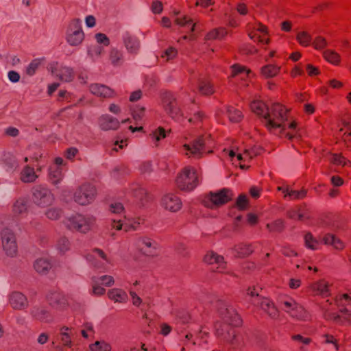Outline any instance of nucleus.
Instances as JSON below:
<instances>
[{"mask_svg":"<svg viewBox=\"0 0 351 351\" xmlns=\"http://www.w3.org/2000/svg\"><path fill=\"white\" fill-rule=\"evenodd\" d=\"M227 114L231 122H239L243 118V114L241 111L232 106L228 107L227 108Z\"/></svg>","mask_w":351,"mask_h":351,"instance_id":"obj_36","label":"nucleus"},{"mask_svg":"<svg viewBox=\"0 0 351 351\" xmlns=\"http://www.w3.org/2000/svg\"><path fill=\"white\" fill-rule=\"evenodd\" d=\"M101 344V342L96 341L94 344H92L90 346V349L93 351H107V350L108 349V346L106 344H104V348H103Z\"/></svg>","mask_w":351,"mask_h":351,"instance_id":"obj_64","label":"nucleus"},{"mask_svg":"<svg viewBox=\"0 0 351 351\" xmlns=\"http://www.w3.org/2000/svg\"><path fill=\"white\" fill-rule=\"evenodd\" d=\"M306 70L308 73V75L311 77L316 76L319 73L318 68L311 64L306 65Z\"/></svg>","mask_w":351,"mask_h":351,"instance_id":"obj_62","label":"nucleus"},{"mask_svg":"<svg viewBox=\"0 0 351 351\" xmlns=\"http://www.w3.org/2000/svg\"><path fill=\"white\" fill-rule=\"evenodd\" d=\"M56 75L61 81L71 82L73 79V71L69 67H62Z\"/></svg>","mask_w":351,"mask_h":351,"instance_id":"obj_34","label":"nucleus"},{"mask_svg":"<svg viewBox=\"0 0 351 351\" xmlns=\"http://www.w3.org/2000/svg\"><path fill=\"white\" fill-rule=\"evenodd\" d=\"M57 245L61 252H65L69 248V241L66 238L62 237L60 239Z\"/></svg>","mask_w":351,"mask_h":351,"instance_id":"obj_55","label":"nucleus"},{"mask_svg":"<svg viewBox=\"0 0 351 351\" xmlns=\"http://www.w3.org/2000/svg\"><path fill=\"white\" fill-rule=\"evenodd\" d=\"M34 266L36 271L40 274H46L51 267V263L44 258L36 260Z\"/></svg>","mask_w":351,"mask_h":351,"instance_id":"obj_33","label":"nucleus"},{"mask_svg":"<svg viewBox=\"0 0 351 351\" xmlns=\"http://www.w3.org/2000/svg\"><path fill=\"white\" fill-rule=\"evenodd\" d=\"M197 88L199 92L204 95H211L215 90L212 81L208 78H201L198 81Z\"/></svg>","mask_w":351,"mask_h":351,"instance_id":"obj_22","label":"nucleus"},{"mask_svg":"<svg viewBox=\"0 0 351 351\" xmlns=\"http://www.w3.org/2000/svg\"><path fill=\"white\" fill-rule=\"evenodd\" d=\"M266 228L269 232H281L285 229L284 221L282 219H276L267 223Z\"/></svg>","mask_w":351,"mask_h":351,"instance_id":"obj_38","label":"nucleus"},{"mask_svg":"<svg viewBox=\"0 0 351 351\" xmlns=\"http://www.w3.org/2000/svg\"><path fill=\"white\" fill-rule=\"evenodd\" d=\"M250 108L253 112L259 117H262L265 121V117L269 108L262 101H254L250 104Z\"/></svg>","mask_w":351,"mask_h":351,"instance_id":"obj_23","label":"nucleus"},{"mask_svg":"<svg viewBox=\"0 0 351 351\" xmlns=\"http://www.w3.org/2000/svg\"><path fill=\"white\" fill-rule=\"evenodd\" d=\"M281 252L284 256H288V257L298 256V253L293 249H292L290 247H287V246L283 247L281 250Z\"/></svg>","mask_w":351,"mask_h":351,"instance_id":"obj_58","label":"nucleus"},{"mask_svg":"<svg viewBox=\"0 0 351 351\" xmlns=\"http://www.w3.org/2000/svg\"><path fill=\"white\" fill-rule=\"evenodd\" d=\"M10 304L14 309L21 310L27 306L26 297L20 292H14L10 296Z\"/></svg>","mask_w":351,"mask_h":351,"instance_id":"obj_21","label":"nucleus"},{"mask_svg":"<svg viewBox=\"0 0 351 351\" xmlns=\"http://www.w3.org/2000/svg\"><path fill=\"white\" fill-rule=\"evenodd\" d=\"M232 199V193L230 190L223 189L218 192H210L203 200L205 206L213 208L227 204Z\"/></svg>","mask_w":351,"mask_h":351,"instance_id":"obj_7","label":"nucleus"},{"mask_svg":"<svg viewBox=\"0 0 351 351\" xmlns=\"http://www.w3.org/2000/svg\"><path fill=\"white\" fill-rule=\"evenodd\" d=\"M20 178L23 182L29 183L34 182L38 178V176L33 167L26 165L21 172Z\"/></svg>","mask_w":351,"mask_h":351,"instance_id":"obj_25","label":"nucleus"},{"mask_svg":"<svg viewBox=\"0 0 351 351\" xmlns=\"http://www.w3.org/2000/svg\"><path fill=\"white\" fill-rule=\"evenodd\" d=\"M287 216L293 220L305 221L312 218V213L305 204H301L289 209Z\"/></svg>","mask_w":351,"mask_h":351,"instance_id":"obj_13","label":"nucleus"},{"mask_svg":"<svg viewBox=\"0 0 351 351\" xmlns=\"http://www.w3.org/2000/svg\"><path fill=\"white\" fill-rule=\"evenodd\" d=\"M323 56L327 62L335 65H338L341 62L340 55L337 52L331 49L324 51Z\"/></svg>","mask_w":351,"mask_h":351,"instance_id":"obj_30","label":"nucleus"},{"mask_svg":"<svg viewBox=\"0 0 351 351\" xmlns=\"http://www.w3.org/2000/svg\"><path fill=\"white\" fill-rule=\"evenodd\" d=\"M311 45L316 50H322L328 46V42L324 37L317 36L313 40Z\"/></svg>","mask_w":351,"mask_h":351,"instance_id":"obj_42","label":"nucleus"},{"mask_svg":"<svg viewBox=\"0 0 351 351\" xmlns=\"http://www.w3.org/2000/svg\"><path fill=\"white\" fill-rule=\"evenodd\" d=\"M234 250L238 257L245 258L253 253L254 248L251 244L241 243L235 245Z\"/></svg>","mask_w":351,"mask_h":351,"instance_id":"obj_28","label":"nucleus"},{"mask_svg":"<svg viewBox=\"0 0 351 351\" xmlns=\"http://www.w3.org/2000/svg\"><path fill=\"white\" fill-rule=\"evenodd\" d=\"M289 114V110L285 106L280 103L273 104L266 114L265 125L269 131L277 128L285 130Z\"/></svg>","mask_w":351,"mask_h":351,"instance_id":"obj_2","label":"nucleus"},{"mask_svg":"<svg viewBox=\"0 0 351 351\" xmlns=\"http://www.w3.org/2000/svg\"><path fill=\"white\" fill-rule=\"evenodd\" d=\"M63 176L61 169L56 167V169L51 170L49 173V178L53 184H58L62 180Z\"/></svg>","mask_w":351,"mask_h":351,"instance_id":"obj_47","label":"nucleus"},{"mask_svg":"<svg viewBox=\"0 0 351 351\" xmlns=\"http://www.w3.org/2000/svg\"><path fill=\"white\" fill-rule=\"evenodd\" d=\"M246 73V76L247 74L250 72V70H247L245 66H241L240 64H236L231 66V77H234L237 75H239V74H241L243 73Z\"/></svg>","mask_w":351,"mask_h":351,"instance_id":"obj_48","label":"nucleus"},{"mask_svg":"<svg viewBox=\"0 0 351 351\" xmlns=\"http://www.w3.org/2000/svg\"><path fill=\"white\" fill-rule=\"evenodd\" d=\"M176 184L181 191H191L193 190L198 184L196 169L191 166L184 167L177 176Z\"/></svg>","mask_w":351,"mask_h":351,"instance_id":"obj_4","label":"nucleus"},{"mask_svg":"<svg viewBox=\"0 0 351 351\" xmlns=\"http://www.w3.org/2000/svg\"><path fill=\"white\" fill-rule=\"evenodd\" d=\"M27 210V202L23 199L16 201L13 205L12 211L15 215L22 214Z\"/></svg>","mask_w":351,"mask_h":351,"instance_id":"obj_40","label":"nucleus"},{"mask_svg":"<svg viewBox=\"0 0 351 351\" xmlns=\"http://www.w3.org/2000/svg\"><path fill=\"white\" fill-rule=\"evenodd\" d=\"M322 241L325 245H330L338 250H342L345 247L343 242L334 234H326L324 236Z\"/></svg>","mask_w":351,"mask_h":351,"instance_id":"obj_26","label":"nucleus"},{"mask_svg":"<svg viewBox=\"0 0 351 351\" xmlns=\"http://www.w3.org/2000/svg\"><path fill=\"white\" fill-rule=\"evenodd\" d=\"M162 104L165 112L171 118L176 119L181 115V111L178 106L176 99L172 93H164L162 96Z\"/></svg>","mask_w":351,"mask_h":351,"instance_id":"obj_11","label":"nucleus"},{"mask_svg":"<svg viewBox=\"0 0 351 351\" xmlns=\"http://www.w3.org/2000/svg\"><path fill=\"white\" fill-rule=\"evenodd\" d=\"M248 35L252 40L258 43L268 44L269 42L268 37L265 36H261L256 31H252Z\"/></svg>","mask_w":351,"mask_h":351,"instance_id":"obj_49","label":"nucleus"},{"mask_svg":"<svg viewBox=\"0 0 351 351\" xmlns=\"http://www.w3.org/2000/svg\"><path fill=\"white\" fill-rule=\"evenodd\" d=\"M89 90L93 95L104 99L112 98L117 95L114 89L99 83L91 84Z\"/></svg>","mask_w":351,"mask_h":351,"instance_id":"obj_14","label":"nucleus"},{"mask_svg":"<svg viewBox=\"0 0 351 351\" xmlns=\"http://www.w3.org/2000/svg\"><path fill=\"white\" fill-rule=\"evenodd\" d=\"M178 56V50L173 47H169L165 50L163 53L161 55V58L165 60V62H169V60L175 59Z\"/></svg>","mask_w":351,"mask_h":351,"instance_id":"obj_44","label":"nucleus"},{"mask_svg":"<svg viewBox=\"0 0 351 351\" xmlns=\"http://www.w3.org/2000/svg\"><path fill=\"white\" fill-rule=\"evenodd\" d=\"M4 163L7 169L10 170H15L19 167V164L15 158L11 156L5 158Z\"/></svg>","mask_w":351,"mask_h":351,"instance_id":"obj_53","label":"nucleus"},{"mask_svg":"<svg viewBox=\"0 0 351 351\" xmlns=\"http://www.w3.org/2000/svg\"><path fill=\"white\" fill-rule=\"evenodd\" d=\"M236 205L237 207L241 210L247 209L248 206V199L247 196L244 194L239 195L237 199Z\"/></svg>","mask_w":351,"mask_h":351,"instance_id":"obj_50","label":"nucleus"},{"mask_svg":"<svg viewBox=\"0 0 351 351\" xmlns=\"http://www.w3.org/2000/svg\"><path fill=\"white\" fill-rule=\"evenodd\" d=\"M226 311L224 322L215 324L216 336L221 342L235 346L239 343V334L234 326L241 324V319L234 311H230L228 308Z\"/></svg>","mask_w":351,"mask_h":351,"instance_id":"obj_1","label":"nucleus"},{"mask_svg":"<svg viewBox=\"0 0 351 351\" xmlns=\"http://www.w3.org/2000/svg\"><path fill=\"white\" fill-rule=\"evenodd\" d=\"M110 210L114 213H121L124 210V207L121 203L117 202L111 204L110 206Z\"/></svg>","mask_w":351,"mask_h":351,"instance_id":"obj_57","label":"nucleus"},{"mask_svg":"<svg viewBox=\"0 0 351 351\" xmlns=\"http://www.w3.org/2000/svg\"><path fill=\"white\" fill-rule=\"evenodd\" d=\"M1 235L3 249L5 254L12 257L16 256L18 252V246L14 233L8 228H4Z\"/></svg>","mask_w":351,"mask_h":351,"instance_id":"obj_8","label":"nucleus"},{"mask_svg":"<svg viewBox=\"0 0 351 351\" xmlns=\"http://www.w3.org/2000/svg\"><path fill=\"white\" fill-rule=\"evenodd\" d=\"M99 127L103 130H117L120 123L117 119L108 114L102 115L99 119Z\"/></svg>","mask_w":351,"mask_h":351,"instance_id":"obj_20","label":"nucleus"},{"mask_svg":"<svg viewBox=\"0 0 351 351\" xmlns=\"http://www.w3.org/2000/svg\"><path fill=\"white\" fill-rule=\"evenodd\" d=\"M260 308L272 319L280 318V313L274 303L268 298L263 297L258 303Z\"/></svg>","mask_w":351,"mask_h":351,"instance_id":"obj_15","label":"nucleus"},{"mask_svg":"<svg viewBox=\"0 0 351 351\" xmlns=\"http://www.w3.org/2000/svg\"><path fill=\"white\" fill-rule=\"evenodd\" d=\"M84 34L79 19H73L69 25L67 40L71 45H77L84 40Z\"/></svg>","mask_w":351,"mask_h":351,"instance_id":"obj_12","label":"nucleus"},{"mask_svg":"<svg viewBox=\"0 0 351 351\" xmlns=\"http://www.w3.org/2000/svg\"><path fill=\"white\" fill-rule=\"evenodd\" d=\"M330 162L335 165L341 166L342 167L347 165L350 166L351 165L350 161L345 158L341 154H331Z\"/></svg>","mask_w":351,"mask_h":351,"instance_id":"obj_32","label":"nucleus"},{"mask_svg":"<svg viewBox=\"0 0 351 351\" xmlns=\"http://www.w3.org/2000/svg\"><path fill=\"white\" fill-rule=\"evenodd\" d=\"M95 37H96L97 41L99 43H102V44H104L105 46H108V45H109V44H110V40H109V38L106 36V34H102V33H98V34H96Z\"/></svg>","mask_w":351,"mask_h":351,"instance_id":"obj_59","label":"nucleus"},{"mask_svg":"<svg viewBox=\"0 0 351 351\" xmlns=\"http://www.w3.org/2000/svg\"><path fill=\"white\" fill-rule=\"evenodd\" d=\"M162 205L171 212H177L182 208V202L177 195L173 193L165 195L162 199Z\"/></svg>","mask_w":351,"mask_h":351,"instance_id":"obj_17","label":"nucleus"},{"mask_svg":"<svg viewBox=\"0 0 351 351\" xmlns=\"http://www.w3.org/2000/svg\"><path fill=\"white\" fill-rule=\"evenodd\" d=\"M122 58L123 56L120 51L116 49H113L110 51L109 58L113 65H119L122 62Z\"/></svg>","mask_w":351,"mask_h":351,"instance_id":"obj_43","label":"nucleus"},{"mask_svg":"<svg viewBox=\"0 0 351 351\" xmlns=\"http://www.w3.org/2000/svg\"><path fill=\"white\" fill-rule=\"evenodd\" d=\"M45 215L49 219L56 220L61 216L62 210L59 208H51L47 210Z\"/></svg>","mask_w":351,"mask_h":351,"instance_id":"obj_51","label":"nucleus"},{"mask_svg":"<svg viewBox=\"0 0 351 351\" xmlns=\"http://www.w3.org/2000/svg\"><path fill=\"white\" fill-rule=\"evenodd\" d=\"M108 296L114 302H125L128 300L126 292L120 289H112L109 290Z\"/></svg>","mask_w":351,"mask_h":351,"instance_id":"obj_27","label":"nucleus"},{"mask_svg":"<svg viewBox=\"0 0 351 351\" xmlns=\"http://www.w3.org/2000/svg\"><path fill=\"white\" fill-rule=\"evenodd\" d=\"M204 261L209 265H216L218 272H223L226 268V262L224 261V258L214 252H208L204 256Z\"/></svg>","mask_w":351,"mask_h":351,"instance_id":"obj_18","label":"nucleus"},{"mask_svg":"<svg viewBox=\"0 0 351 351\" xmlns=\"http://www.w3.org/2000/svg\"><path fill=\"white\" fill-rule=\"evenodd\" d=\"M127 49L132 53H136L139 49V43L138 40L131 36H128L124 40Z\"/></svg>","mask_w":351,"mask_h":351,"instance_id":"obj_37","label":"nucleus"},{"mask_svg":"<svg viewBox=\"0 0 351 351\" xmlns=\"http://www.w3.org/2000/svg\"><path fill=\"white\" fill-rule=\"evenodd\" d=\"M145 108L137 106L132 112V116L135 120H141L145 114Z\"/></svg>","mask_w":351,"mask_h":351,"instance_id":"obj_54","label":"nucleus"},{"mask_svg":"<svg viewBox=\"0 0 351 351\" xmlns=\"http://www.w3.org/2000/svg\"><path fill=\"white\" fill-rule=\"evenodd\" d=\"M281 304L283 306L284 310L288 313H291L293 311L297 310L298 308L297 302L291 298L281 301Z\"/></svg>","mask_w":351,"mask_h":351,"instance_id":"obj_45","label":"nucleus"},{"mask_svg":"<svg viewBox=\"0 0 351 351\" xmlns=\"http://www.w3.org/2000/svg\"><path fill=\"white\" fill-rule=\"evenodd\" d=\"M304 241L306 247L313 250H317L319 245V242L313 237L311 232H307L304 235Z\"/></svg>","mask_w":351,"mask_h":351,"instance_id":"obj_39","label":"nucleus"},{"mask_svg":"<svg viewBox=\"0 0 351 351\" xmlns=\"http://www.w3.org/2000/svg\"><path fill=\"white\" fill-rule=\"evenodd\" d=\"M152 11L154 14H160L163 10V5L161 1L158 0H154L152 3Z\"/></svg>","mask_w":351,"mask_h":351,"instance_id":"obj_56","label":"nucleus"},{"mask_svg":"<svg viewBox=\"0 0 351 351\" xmlns=\"http://www.w3.org/2000/svg\"><path fill=\"white\" fill-rule=\"evenodd\" d=\"M228 34L225 27H218L210 30L205 36L206 40H215L221 39L224 38Z\"/></svg>","mask_w":351,"mask_h":351,"instance_id":"obj_29","label":"nucleus"},{"mask_svg":"<svg viewBox=\"0 0 351 351\" xmlns=\"http://www.w3.org/2000/svg\"><path fill=\"white\" fill-rule=\"evenodd\" d=\"M32 314L36 319L41 322H48L50 317L49 312L40 307L34 308Z\"/></svg>","mask_w":351,"mask_h":351,"instance_id":"obj_35","label":"nucleus"},{"mask_svg":"<svg viewBox=\"0 0 351 351\" xmlns=\"http://www.w3.org/2000/svg\"><path fill=\"white\" fill-rule=\"evenodd\" d=\"M40 63L41 62L39 59L32 60L26 69V73L28 75H33L36 73V71L40 66Z\"/></svg>","mask_w":351,"mask_h":351,"instance_id":"obj_52","label":"nucleus"},{"mask_svg":"<svg viewBox=\"0 0 351 351\" xmlns=\"http://www.w3.org/2000/svg\"><path fill=\"white\" fill-rule=\"evenodd\" d=\"M308 292L313 295L327 297L330 295L329 284L325 280H319L309 285Z\"/></svg>","mask_w":351,"mask_h":351,"instance_id":"obj_16","label":"nucleus"},{"mask_svg":"<svg viewBox=\"0 0 351 351\" xmlns=\"http://www.w3.org/2000/svg\"><path fill=\"white\" fill-rule=\"evenodd\" d=\"M47 298L49 304L57 308H64L68 304L65 296L59 291L51 292Z\"/></svg>","mask_w":351,"mask_h":351,"instance_id":"obj_19","label":"nucleus"},{"mask_svg":"<svg viewBox=\"0 0 351 351\" xmlns=\"http://www.w3.org/2000/svg\"><path fill=\"white\" fill-rule=\"evenodd\" d=\"M306 190L302 189L300 191L290 190L287 191V193L284 195V197L289 196L291 199H303L306 196Z\"/></svg>","mask_w":351,"mask_h":351,"instance_id":"obj_41","label":"nucleus"},{"mask_svg":"<svg viewBox=\"0 0 351 351\" xmlns=\"http://www.w3.org/2000/svg\"><path fill=\"white\" fill-rule=\"evenodd\" d=\"M296 40L299 44L303 47H308L312 44V36L306 31L299 32L296 35Z\"/></svg>","mask_w":351,"mask_h":351,"instance_id":"obj_31","label":"nucleus"},{"mask_svg":"<svg viewBox=\"0 0 351 351\" xmlns=\"http://www.w3.org/2000/svg\"><path fill=\"white\" fill-rule=\"evenodd\" d=\"M78 149L75 147L68 148L65 151L64 156L69 160H73L75 156L77 154Z\"/></svg>","mask_w":351,"mask_h":351,"instance_id":"obj_60","label":"nucleus"},{"mask_svg":"<svg viewBox=\"0 0 351 351\" xmlns=\"http://www.w3.org/2000/svg\"><path fill=\"white\" fill-rule=\"evenodd\" d=\"M209 138L203 136H198L191 144H184L183 149L185 154L189 157L195 158H202L204 154L212 153L213 151L207 147V141Z\"/></svg>","mask_w":351,"mask_h":351,"instance_id":"obj_6","label":"nucleus"},{"mask_svg":"<svg viewBox=\"0 0 351 351\" xmlns=\"http://www.w3.org/2000/svg\"><path fill=\"white\" fill-rule=\"evenodd\" d=\"M236 10L241 15L245 16L248 14L247 6L244 3H239L236 6Z\"/></svg>","mask_w":351,"mask_h":351,"instance_id":"obj_61","label":"nucleus"},{"mask_svg":"<svg viewBox=\"0 0 351 351\" xmlns=\"http://www.w3.org/2000/svg\"><path fill=\"white\" fill-rule=\"evenodd\" d=\"M97 195L95 186L90 182L80 185L74 191L73 200L81 206H86L93 202Z\"/></svg>","mask_w":351,"mask_h":351,"instance_id":"obj_5","label":"nucleus"},{"mask_svg":"<svg viewBox=\"0 0 351 351\" xmlns=\"http://www.w3.org/2000/svg\"><path fill=\"white\" fill-rule=\"evenodd\" d=\"M94 221L93 218H86L82 215L76 214L68 219L67 226L71 230L85 232Z\"/></svg>","mask_w":351,"mask_h":351,"instance_id":"obj_9","label":"nucleus"},{"mask_svg":"<svg viewBox=\"0 0 351 351\" xmlns=\"http://www.w3.org/2000/svg\"><path fill=\"white\" fill-rule=\"evenodd\" d=\"M281 66L269 64L261 69V75L265 78H272L277 76L280 72Z\"/></svg>","mask_w":351,"mask_h":351,"instance_id":"obj_24","label":"nucleus"},{"mask_svg":"<svg viewBox=\"0 0 351 351\" xmlns=\"http://www.w3.org/2000/svg\"><path fill=\"white\" fill-rule=\"evenodd\" d=\"M343 130V129H341ZM345 132L342 136V138L348 147L351 146V130L344 129Z\"/></svg>","mask_w":351,"mask_h":351,"instance_id":"obj_63","label":"nucleus"},{"mask_svg":"<svg viewBox=\"0 0 351 351\" xmlns=\"http://www.w3.org/2000/svg\"><path fill=\"white\" fill-rule=\"evenodd\" d=\"M33 201L38 206L47 207L50 206L53 201V194L46 188L36 186L33 188Z\"/></svg>","mask_w":351,"mask_h":351,"instance_id":"obj_10","label":"nucleus"},{"mask_svg":"<svg viewBox=\"0 0 351 351\" xmlns=\"http://www.w3.org/2000/svg\"><path fill=\"white\" fill-rule=\"evenodd\" d=\"M151 138L156 142L160 141L161 139L166 138L167 132L163 127H158L152 134H150Z\"/></svg>","mask_w":351,"mask_h":351,"instance_id":"obj_46","label":"nucleus"},{"mask_svg":"<svg viewBox=\"0 0 351 351\" xmlns=\"http://www.w3.org/2000/svg\"><path fill=\"white\" fill-rule=\"evenodd\" d=\"M337 301L341 315L330 313L326 311L324 313L325 319L333 320L343 325H351V298L348 294L345 293Z\"/></svg>","mask_w":351,"mask_h":351,"instance_id":"obj_3","label":"nucleus"}]
</instances>
